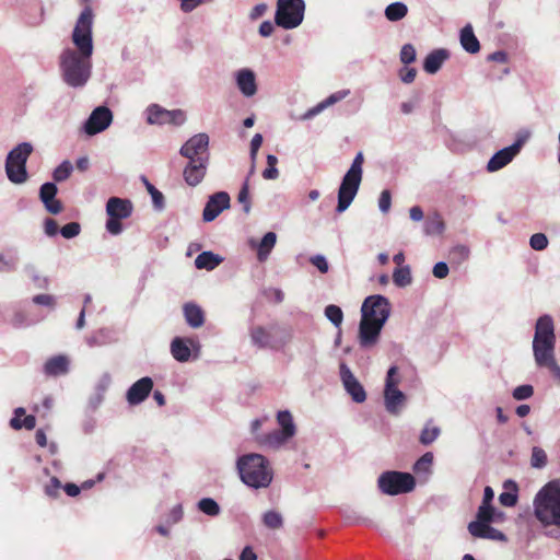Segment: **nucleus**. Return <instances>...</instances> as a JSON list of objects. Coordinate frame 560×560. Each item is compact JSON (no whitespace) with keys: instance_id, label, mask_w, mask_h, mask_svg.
<instances>
[{"instance_id":"1","label":"nucleus","mask_w":560,"mask_h":560,"mask_svg":"<svg viewBox=\"0 0 560 560\" xmlns=\"http://www.w3.org/2000/svg\"><path fill=\"white\" fill-rule=\"evenodd\" d=\"M92 24L93 11L90 5H86L81 12L72 33L73 44L79 49L80 55L71 49L65 50L61 55L60 67L63 80L72 88L83 86L91 75Z\"/></svg>"},{"instance_id":"2","label":"nucleus","mask_w":560,"mask_h":560,"mask_svg":"<svg viewBox=\"0 0 560 560\" xmlns=\"http://www.w3.org/2000/svg\"><path fill=\"white\" fill-rule=\"evenodd\" d=\"M390 311V303L383 295H370L363 301L358 330V342L362 349H371L378 343Z\"/></svg>"},{"instance_id":"3","label":"nucleus","mask_w":560,"mask_h":560,"mask_svg":"<svg viewBox=\"0 0 560 560\" xmlns=\"http://www.w3.org/2000/svg\"><path fill=\"white\" fill-rule=\"evenodd\" d=\"M236 467L241 480L250 488H267L272 481V468L260 454L250 453L238 457Z\"/></svg>"},{"instance_id":"4","label":"nucleus","mask_w":560,"mask_h":560,"mask_svg":"<svg viewBox=\"0 0 560 560\" xmlns=\"http://www.w3.org/2000/svg\"><path fill=\"white\" fill-rule=\"evenodd\" d=\"M534 511L542 524L560 527V478L550 480L538 491Z\"/></svg>"},{"instance_id":"5","label":"nucleus","mask_w":560,"mask_h":560,"mask_svg":"<svg viewBox=\"0 0 560 560\" xmlns=\"http://www.w3.org/2000/svg\"><path fill=\"white\" fill-rule=\"evenodd\" d=\"M363 162V153L359 152L341 180L340 187L338 189V205L336 209L339 213L346 211L349 208L358 194L362 180Z\"/></svg>"},{"instance_id":"6","label":"nucleus","mask_w":560,"mask_h":560,"mask_svg":"<svg viewBox=\"0 0 560 560\" xmlns=\"http://www.w3.org/2000/svg\"><path fill=\"white\" fill-rule=\"evenodd\" d=\"M32 152L33 147L28 142L20 143L9 152L5 173L11 183L23 184L27 180L26 162Z\"/></svg>"},{"instance_id":"7","label":"nucleus","mask_w":560,"mask_h":560,"mask_svg":"<svg viewBox=\"0 0 560 560\" xmlns=\"http://www.w3.org/2000/svg\"><path fill=\"white\" fill-rule=\"evenodd\" d=\"M377 485L383 493L397 495L412 491L416 487V480L409 472L389 470L378 477Z\"/></svg>"},{"instance_id":"8","label":"nucleus","mask_w":560,"mask_h":560,"mask_svg":"<svg viewBox=\"0 0 560 560\" xmlns=\"http://www.w3.org/2000/svg\"><path fill=\"white\" fill-rule=\"evenodd\" d=\"M304 10L303 0H278L275 21L285 30L298 27L303 21Z\"/></svg>"},{"instance_id":"9","label":"nucleus","mask_w":560,"mask_h":560,"mask_svg":"<svg viewBox=\"0 0 560 560\" xmlns=\"http://www.w3.org/2000/svg\"><path fill=\"white\" fill-rule=\"evenodd\" d=\"M133 211V205L129 199L110 197L106 202V230L112 235H118L122 231L121 220L128 219Z\"/></svg>"},{"instance_id":"10","label":"nucleus","mask_w":560,"mask_h":560,"mask_svg":"<svg viewBox=\"0 0 560 560\" xmlns=\"http://www.w3.org/2000/svg\"><path fill=\"white\" fill-rule=\"evenodd\" d=\"M148 122L151 125H174L180 126L186 120L185 112L182 109L167 110L158 104L150 105L147 109Z\"/></svg>"},{"instance_id":"11","label":"nucleus","mask_w":560,"mask_h":560,"mask_svg":"<svg viewBox=\"0 0 560 560\" xmlns=\"http://www.w3.org/2000/svg\"><path fill=\"white\" fill-rule=\"evenodd\" d=\"M526 141L525 137H520L516 141L500 151H498L488 162L487 170L489 172H495L508 165L516 154L521 151L522 147Z\"/></svg>"},{"instance_id":"12","label":"nucleus","mask_w":560,"mask_h":560,"mask_svg":"<svg viewBox=\"0 0 560 560\" xmlns=\"http://www.w3.org/2000/svg\"><path fill=\"white\" fill-rule=\"evenodd\" d=\"M113 120V114L108 107H96L84 125L88 135L93 136L105 130Z\"/></svg>"},{"instance_id":"13","label":"nucleus","mask_w":560,"mask_h":560,"mask_svg":"<svg viewBox=\"0 0 560 560\" xmlns=\"http://www.w3.org/2000/svg\"><path fill=\"white\" fill-rule=\"evenodd\" d=\"M208 162V154L188 161L183 172L187 185L195 187L202 182L207 173Z\"/></svg>"},{"instance_id":"14","label":"nucleus","mask_w":560,"mask_h":560,"mask_svg":"<svg viewBox=\"0 0 560 560\" xmlns=\"http://www.w3.org/2000/svg\"><path fill=\"white\" fill-rule=\"evenodd\" d=\"M340 377L345 389L351 396L353 401L361 404L366 399V393L361 385V383L353 375L351 370L347 366L346 363L340 364Z\"/></svg>"},{"instance_id":"15","label":"nucleus","mask_w":560,"mask_h":560,"mask_svg":"<svg viewBox=\"0 0 560 560\" xmlns=\"http://www.w3.org/2000/svg\"><path fill=\"white\" fill-rule=\"evenodd\" d=\"M230 196L225 191H219L210 196L202 211L203 221H213L223 210L230 208Z\"/></svg>"},{"instance_id":"16","label":"nucleus","mask_w":560,"mask_h":560,"mask_svg":"<svg viewBox=\"0 0 560 560\" xmlns=\"http://www.w3.org/2000/svg\"><path fill=\"white\" fill-rule=\"evenodd\" d=\"M209 147V137L207 133H197L192 136L180 148L179 153L188 160H197L198 156H203Z\"/></svg>"},{"instance_id":"17","label":"nucleus","mask_w":560,"mask_h":560,"mask_svg":"<svg viewBox=\"0 0 560 560\" xmlns=\"http://www.w3.org/2000/svg\"><path fill=\"white\" fill-rule=\"evenodd\" d=\"M153 389V381L149 376H144L135 382L126 394L127 401L131 406H136L144 401Z\"/></svg>"},{"instance_id":"18","label":"nucleus","mask_w":560,"mask_h":560,"mask_svg":"<svg viewBox=\"0 0 560 560\" xmlns=\"http://www.w3.org/2000/svg\"><path fill=\"white\" fill-rule=\"evenodd\" d=\"M556 343L553 320L549 315L540 316L535 327L533 343Z\"/></svg>"},{"instance_id":"19","label":"nucleus","mask_w":560,"mask_h":560,"mask_svg":"<svg viewBox=\"0 0 560 560\" xmlns=\"http://www.w3.org/2000/svg\"><path fill=\"white\" fill-rule=\"evenodd\" d=\"M468 532L475 538L490 539L497 541H506L505 534L492 527L490 524L469 523Z\"/></svg>"},{"instance_id":"20","label":"nucleus","mask_w":560,"mask_h":560,"mask_svg":"<svg viewBox=\"0 0 560 560\" xmlns=\"http://www.w3.org/2000/svg\"><path fill=\"white\" fill-rule=\"evenodd\" d=\"M555 345L556 343H533L534 357L538 366L550 369L557 363L555 360Z\"/></svg>"},{"instance_id":"21","label":"nucleus","mask_w":560,"mask_h":560,"mask_svg":"<svg viewBox=\"0 0 560 560\" xmlns=\"http://www.w3.org/2000/svg\"><path fill=\"white\" fill-rule=\"evenodd\" d=\"M236 84L241 93L250 97L257 92L256 75L250 69H241L236 72Z\"/></svg>"},{"instance_id":"22","label":"nucleus","mask_w":560,"mask_h":560,"mask_svg":"<svg viewBox=\"0 0 560 560\" xmlns=\"http://www.w3.org/2000/svg\"><path fill=\"white\" fill-rule=\"evenodd\" d=\"M406 399L405 394L398 389V387H393V383L389 381L388 384H385L384 389V400L386 410L390 413H397L399 407L404 404Z\"/></svg>"},{"instance_id":"23","label":"nucleus","mask_w":560,"mask_h":560,"mask_svg":"<svg viewBox=\"0 0 560 560\" xmlns=\"http://www.w3.org/2000/svg\"><path fill=\"white\" fill-rule=\"evenodd\" d=\"M290 439L288 436L282 435V432L279 430H273L268 433L257 434L255 441L260 447L278 450L282 445H284Z\"/></svg>"},{"instance_id":"24","label":"nucleus","mask_w":560,"mask_h":560,"mask_svg":"<svg viewBox=\"0 0 560 560\" xmlns=\"http://www.w3.org/2000/svg\"><path fill=\"white\" fill-rule=\"evenodd\" d=\"M69 371V359L63 355H55L49 358L45 365L44 372L47 376H60L67 374Z\"/></svg>"},{"instance_id":"25","label":"nucleus","mask_w":560,"mask_h":560,"mask_svg":"<svg viewBox=\"0 0 560 560\" xmlns=\"http://www.w3.org/2000/svg\"><path fill=\"white\" fill-rule=\"evenodd\" d=\"M192 342V339L189 338H174L171 342V353L173 358L178 362H187L191 355L189 346H191Z\"/></svg>"},{"instance_id":"26","label":"nucleus","mask_w":560,"mask_h":560,"mask_svg":"<svg viewBox=\"0 0 560 560\" xmlns=\"http://www.w3.org/2000/svg\"><path fill=\"white\" fill-rule=\"evenodd\" d=\"M183 313L186 323L191 328H199L205 324V312L198 304L194 302L185 303L183 306Z\"/></svg>"},{"instance_id":"27","label":"nucleus","mask_w":560,"mask_h":560,"mask_svg":"<svg viewBox=\"0 0 560 560\" xmlns=\"http://www.w3.org/2000/svg\"><path fill=\"white\" fill-rule=\"evenodd\" d=\"M450 54L446 49L440 48L430 52L423 62V69L425 72L433 74L438 72L442 65L448 59Z\"/></svg>"},{"instance_id":"28","label":"nucleus","mask_w":560,"mask_h":560,"mask_svg":"<svg viewBox=\"0 0 560 560\" xmlns=\"http://www.w3.org/2000/svg\"><path fill=\"white\" fill-rule=\"evenodd\" d=\"M349 94V91L348 90H345V91H338L334 94H331L330 96H328L326 100H324L323 102L318 103L316 106L310 108L304 115H303V119H310V118H313L314 116H316L317 114H319L323 109H325L326 107L343 100L346 96H348Z\"/></svg>"},{"instance_id":"29","label":"nucleus","mask_w":560,"mask_h":560,"mask_svg":"<svg viewBox=\"0 0 560 560\" xmlns=\"http://www.w3.org/2000/svg\"><path fill=\"white\" fill-rule=\"evenodd\" d=\"M460 44L463 48L470 54H476L480 50V44L476 37L471 25H466L460 31Z\"/></svg>"},{"instance_id":"30","label":"nucleus","mask_w":560,"mask_h":560,"mask_svg":"<svg viewBox=\"0 0 560 560\" xmlns=\"http://www.w3.org/2000/svg\"><path fill=\"white\" fill-rule=\"evenodd\" d=\"M250 339L259 349L275 348L270 331L262 326H256L250 329Z\"/></svg>"},{"instance_id":"31","label":"nucleus","mask_w":560,"mask_h":560,"mask_svg":"<svg viewBox=\"0 0 560 560\" xmlns=\"http://www.w3.org/2000/svg\"><path fill=\"white\" fill-rule=\"evenodd\" d=\"M222 261V258L212 252H202L195 259L198 269L213 270Z\"/></svg>"},{"instance_id":"32","label":"nucleus","mask_w":560,"mask_h":560,"mask_svg":"<svg viewBox=\"0 0 560 560\" xmlns=\"http://www.w3.org/2000/svg\"><path fill=\"white\" fill-rule=\"evenodd\" d=\"M277 422L281 428L282 435L289 439L293 438L296 432L292 415L288 410L279 411L277 415Z\"/></svg>"},{"instance_id":"33","label":"nucleus","mask_w":560,"mask_h":560,"mask_svg":"<svg viewBox=\"0 0 560 560\" xmlns=\"http://www.w3.org/2000/svg\"><path fill=\"white\" fill-rule=\"evenodd\" d=\"M277 235L273 232H268L264 235L262 240L258 244L257 258L259 261L267 260L271 249L275 247Z\"/></svg>"},{"instance_id":"34","label":"nucleus","mask_w":560,"mask_h":560,"mask_svg":"<svg viewBox=\"0 0 560 560\" xmlns=\"http://www.w3.org/2000/svg\"><path fill=\"white\" fill-rule=\"evenodd\" d=\"M408 13V8L402 2H394L386 7L385 16L390 22H397L404 19Z\"/></svg>"},{"instance_id":"35","label":"nucleus","mask_w":560,"mask_h":560,"mask_svg":"<svg viewBox=\"0 0 560 560\" xmlns=\"http://www.w3.org/2000/svg\"><path fill=\"white\" fill-rule=\"evenodd\" d=\"M501 513H497L495 509L492 505L480 504L478 508L476 521L471 523H480V524H490L495 521L497 516H500Z\"/></svg>"},{"instance_id":"36","label":"nucleus","mask_w":560,"mask_h":560,"mask_svg":"<svg viewBox=\"0 0 560 560\" xmlns=\"http://www.w3.org/2000/svg\"><path fill=\"white\" fill-rule=\"evenodd\" d=\"M441 430L439 427H435L432 424V421L430 420L421 431L419 441L423 445H429L433 443L438 436L440 435Z\"/></svg>"},{"instance_id":"37","label":"nucleus","mask_w":560,"mask_h":560,"mask_svg":"<svg viewBox=\"0 0 560 560\" xmlns=\"http://www.w3.org/2000/svg\"><path fill=\"white\" fill-rule=\"evenodd\" d=\"M411 273L408 266L397 268L393 273V281L397 287H406L411 283Z\"/></svg>"},{"instance_id":"38","label":"nucleus","mask_w":560,"mask_h":560,"mask_svg":"<svg viewBox=\"0 0 560 560\" xmlns=\"http://www.w3.org/2000/svg\"><path fill=\"white\" fill-rule=\"evenodd\" d=\"M262 522L265 526L270 529H279L283 525L282 516L279 512L268 511L262 516Z\"/></svg>"},{"instance_id":"39","label":"nucleus","mask_w":560,"mask_h":560,"mask_svg":"<svg viewBox=\"0 0 560 560\" xmlns=\"http://www.w3.org/2000/svg\"><path fill=\"white\" fill-rule=\"evenodd\" d=\"M201 512L209 516H217L220 513L219 504L211 498H203L198 502Z\"/></svg>"},{"instance_id":"40","label":"nucleus","mask_w":560,"mask_h":560,"mask_svg":"<svg viewBox=\"0 0 560 560\" xmlns=\"http://www.w3.org/2000/svg\"><path fill=\"white\" fill-rule=\"evenodd\" d=\"M10 425L15 430L25 428L26 430H33L36 425V419L33 415L25 416L24 419L13 417L10 421Z\"/></svg>"},{"instance_id":"41","label":"nucleus","mask_w":560,"mask_h":560,"mask_svg":"<svg viewBox=\"0 0 560 560\" xmlns=\"http://www.w3.org/2000/svg\"><path fill=\"white\" fill-rule=\"evenodd\" d=\"M530 465L534 468H542L547 465V454L538 446H534L532 450Z\"/></svg>"},{"instance_id":"42","label":"nucleus","mask_w":560,"mask_h":560,"mask_svg":"<svg viewBox=\"0 0 560 560\" xmlns=\"http://www.w3.org/2000/svg\"><path fill=\"white\" fill-rule=\"evenodd\" d=\"M326 317L336 326L339 327L343 319V313L337 305L330 304L325 308Z\"/></svg>"},{"instance_id":"43","label":"nucleus","mask_w":560,"mask_h":560,"mask_svg":"<svg viewBox=\"0 0 560 560\" xmlns=\"http://www.w3.org/2000/svg\"><path fill=\"white\" fill-rule=\"evenodd\" d=\"M433 463V454L428 452L423 454L413 465V470L417 474L429 472Z\"/></svg>"},{"instance_id":"44","label":"nucleus","mask_w":560,"mask_h":560,"mask_svg":"<svg viewBox=\"0 0 560 560\" xmlns=\"http://www.w3.org/2000/svg\"><path fill=\"white\" fill-rule=\"evenodd\" d=\"M278 163L277 156L272 154L267 155V167L262 172V177L265 179H276L279 176V171L276 165Z\"/></svg>"},{"instance_id":"45","label":"nucleus","mask_w":560,"mask_h":560,"mask_svg":"<svg viewBox=\"0 0 560 560\" xmlns=\"http://www.w3.org/2000/svg\"><path fill=\"white\" fill-rule=\"evenodd\" d=\"M72 164L69 161H63L55 171L52 174V177L56 182H63L72 173Z\"/></svg>"},{"instance_id":"46","label":"nucleus","mask_w":560,"mask_h":560,"mask_svg":"<svg viewBox=\"0 0 560 560\" xmlns=\"http://www.w3.org/2000/svg\"><path fill=\"white\" fill-rule=\"evenodd\" d=\"M237 201L243 205L244 212L249 213L250 211V200H249V178H246L244 182L238 195Z\"/></svg>"},{"instance_id":"47","label":"nucleus","mask_w":560,"mask_h":560,"mask_svg":"<svg viewBox=\"0 0 560 560\" xmlns=\"http://www.w3.org/2000/svg\"><path fill=\"white\" fill-rule=\"evenodd\" d=\"M468 256H469V249L465 245H457V246L453 247L448 255L451 260H456L458 264L466 260L468 258Z\"/></svg>"},{"instance_id":"48","label":"nucleus","mask_w":560,"mask_h":560,"mask_svg":"<svg viewBox=\"0 0 560 560\" xmlns=\"http://www.w3.org/2000/svg\"><path fill=\"white\" fill-rule=\"evenodd\" d=\"M57 192L58 188L54 183H45L39 189V199L42 202H46L52 199V197H56Z\"/></svg>"},{"instance_id":"49","label":"nucleus","mask_w":560,"mask_h":560,"mask_svg":"<svg viewBox=\"0 0 560 560\" xmlns=\"http://www.w3.org/2000/svg\"><path fill=\"white\" fill-rule=\"evenodd\" d=\"M529 245L535 250H542L548 246V238L542 233H535L530 236Z\"/></svg>"},{"instance_id":"50","label":"nucleus","mask_w":560,"mask_h":560,"mask_svg":"<svg viewBox=\"0 0 560 560\" xmlns=\"http://www.w3.org/2000/svg\"><path fill=\"white\" fill-rule=\"evenodd\" d=\"M81 232V225L78 222H70L60 229V233L65 238H73Z\"/></svg>"},{"instance_id":"51","label":"nucleus","mask_w":560,"mask_h":560,"mask_svg":"<svg viewBox=\"0 0 560 560\" xmlns=\"http://www.w3.org/2000/svg\"><path fill=\"white\" fill-rule=\"evenodd\" d=\"M416 60V49L411 44H405L400 50V61L409 65Z\"/></svg>"},{"instance_id":"52","label":"nucleus","mask_w":560,"mask_h":560,"mask_svg":"<svg viewBox=\"0 0 560 560\" xmlns=\"http://www.w3.org/2000/svg\"><path fill=\"white\" fill-rule=\"evenodd\" d=\"M534 394V388L532 385H521V386H517L516 388H514L513 390V398L516 399V400H524V399H528L533 396Z\"/></svg>"},{"instance_id":"53","label":"nucleus","mask_w":560,"mask_h":560,"mask_svg":"<svg viewBox=\"0 0 560 560\" xmlns=\"http://www.w3.org/2000/svg\"><path fill=\"white\" fill-rule=\"evenodd\" d=\"M424 230H425V233L429 235L440 234L444 230V223L439 217H436L433 220L427 221Z\"/></svg>"},{"instance_id":"54","label":"nucleus","mask_w":560,"mask_h":560,"mask_svg":"<svg viewBox=\"0 0 560 560\" xmlns=\"http://www.w3.org/2000/svg\"><path fill=\"white\" fill-rule=\"evenodd\" d=\"M60 488H61L60 480L57 477H52L50 479L49 483H47L45 486L44 490H45L46 495H48L49 498L56 499L59 497Z\"/></svg>"},{"instance_id":"55","label":"nucleus","mask_w":560,"mask_h":560,"mask_svg":"<svg viewBox=\"0 0 560 560\" xmlns=\"http://www.w3.org/2000/svg\"><path fill=\"white\" fill-rule=\"evenodd\" d=\"M417 70L415 68L404 67L399 71V78L404 83H412L416 79Z\"/></svg>"},{"instance_id":"56","label":"nucleus","mask_w":560,"mask_h":560,"mask_svg":"<svg viewBox=\"0 0 560 560\" xmlns=\"http://www.w3.org/2000/svg\"><path fill=\"white\" fill-rule=\"evenodd\" d=\"M392 197L389 190H383L378 199V207L382 212H387L390 208Z\"/></svg>"},{"instance_id":"57","label":"nucleus","mask_w":560,"mask_h":560,"mask_svg":"<svg viewBox=\"0 0 560 560\" xmlns=\"http://www.w3.org/2000/svg\"><path fill=\"white\" fill-rule=\"evenodd\" d=\"M499 501L504 506H509V508L514 506L517 502V495H516V493H512V492H502L499 495Z\"/></svg>"},{"instance_id":"58","label":"nucleus","mask_w":560,"mask_h":560,"mask_svg":"<svg viewBox=\"0 0 560 560\" xmlns=\"http://www.w3.org/2000/svg\"><path fill=\"white\" fill-rule=\"evenodd\" d=\"M448 266L443 262V261H440V262H436L433 267V276L438 279H444L447 277L448 275Z\"/></svg>"},{"instance_id":"59","label":"nucleus","mask_w":560,"mask_h":560,"mask_svg":"<svg viewBox=\"0 0 560 560\" xmlns=\"http://www.w3.org/2000/svg\"><path fill=\"white\" fill-rule=\"evenodd\" d=\"M311 262L322 272L326 273L328 271V262L326 258L322 255H316L311 258Z\"/></svg>"},{"instance_id":"60","label":"nucleus","mask_w":560,"mask_h":560,"mask_svg":"<svg viewBox=\"0 0 560 560\" xmlns=\"http://www.w3.org/2000/svg\"><path fill=\"white\" fill-rule=\"evenodd\" d=\"M44 229H45V233L48 236H55V235H57V233L59 231V225L56 220L48 218L45 220Z\"/></svg>"},{"instance_id":"61","label":"nucleus","mask_w":560,"mask_h":560,"mask_svg":"<svg viewBox=\"0 0 560 560\" xmlns=\"http://www.w3.org/2000/svg\"><path fill=\"white\" fill-rule=\"evenodd\" d=\"M262 144V136L260 133H256L250 141V158L252 160L256 159L257 152Z\"/></svg>"},{"instance_id":"62","label":"nucleus","mask_w":560,"mask_h":560,"mask_svg":"<svg viewBox=\"0 0 560 560\" xmlns=\"http://www.w3.org/2000/svg\"><path fill=\"white\" fill-rule=\"evenodd\" d=\"M389 381L393 383V387H398V385L400 383L398 368L395 365L390 366L389 370L387 371L385 384H388Z\"/></svg>"},{"instance_id":"63","label":"nucleus","mask_w":560,"mask_h":560,"mask_svg":"<svg viewBox=\"0 0 560 560\" xmlns=\"http://www.w3.org/2000/svg\"><path fill=\"white\" fill-rule=\"evenodd\" d=\"M147 187H148V190L149 192L151 194L152 196V200L154 202L155 206L158 207H161L162 203H163V195L161 191H159L152 184H150L149 182H147Z\"/></svg>"},{"instance_id":"64","label":"nucleus","mask_w":560,"mask_h":560,"mask_svg":"<svg viewBox=\"0 0 560 560\" xmlns=\"http://www.w3.org/2000/svg\"><path fill=\"white\" fill-rule=\"evenodd\" d=\"M33 302L46 306H52L55 304L54 298L49 294H37L33 298Z\"/></svg>"}]
</instances>
